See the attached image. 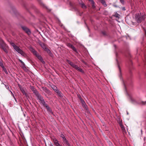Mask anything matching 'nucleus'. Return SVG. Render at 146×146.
<instances>
[{"label": "nucleus", "instance_id": "nucleus-31", "mask_svg": "<svg viewBox=\"0 0 146 146\" xmlns=\"http://www.w3.org/2000/svg\"><path fill=\"white\" fill-rule=\"evenodd\" d=\"M141 104L143 105H145V104H146V101H145V102H141Z\"/></svg>", "mask_w": 146, "mask_h": 146}, {"label": "nucleus", "instance_id": "nucleus-37", "mask_svg": "<svg viewBox=\"0 0 146 146\" xmlns=\"http://www.w3.org/2000/svg\"><path fill=\"white\" fill-rule=\"evenodd\" d=\"M78 67V66L77 65H76L75 64V65L73 67V68H74L76 70V69H77Z\"/></svg>", "mask_w": 146, "mask_h": 146}, {"label": "nucleus", "instance_id": "nucleus-23", "mask_svg": "<svg viewBox=\"0 0 146 146\" xmlns=\"http://www.w3.org/2000/svg\"><path fill=\"white\" fill-rule=\"evenodd\" d=\"M8 48H3V49L5 52L6 53H8V51L7 50Z\"/></svg>", "mask_w": 146, "mask_h": 146}, {"label": "nucleus", "instance_id": "nucleus-22", "mask_svg": "<svg viewBox=\"0 0 146 146\" xmlns=\"http://www.w3.org/2000/svg\"><path fill=\"white\" fill-rule=\"evenodd\" d=\"M77 70L81 72H83V71L82 70L81 68H80L79 67H78L77 68V69H76Z\"/></svg>", "mask_w": 146, "mask_h": 146}, {"label": "nucleus", "instance_id": "nucleus-34", "mask_svg": "<svg viewBox=\"0 0 146 146\" xmlns=\"http://www.w3.org/2000/svg\"><path fill=\"white\" fill-rule=\"evenodd\" d=\"M30 50L32 53L35 50L33 48H31Z\"/></svg>", "mask_w": 146, "mask_h": 146}, {"label": "nucleus", "instance_id": "nucleus-14", "mask_svg": "<svg viewBox=\"0 0 146 146\" xmlns=\"http://www.w3.org/2000/svg\"><path fill=\"white\" fill-rule=\"evenodd\" d=\"M62 141L64 143L67 144L68 145H69V143L67 140L66 138L65 137L62 139Z\"/></svg>", "mask_w": 146, "mask_h": 146}, {"label": "nucleus", "instance_id": "nucleus-24", "mask_svg": "<svg viewBox=\"0 0 146 146\" xmlns=\"http://www.w3.org/2000/svg\"><path fill=\"white\" fill-rule=\"evenodd\" d=\"M57 94H58V95L60 97H61L62 96V94H61V93L59 91V90H58V91H57V92H56Z\"/></svg>", "mask_w": 146, "mask_h": 146}, {"label": "nucleus", "instance_id": "nucleus-4", "mask_svg": "<svg viewBox=\"0 0 146 146\" xmlns=\"http://www.w3.org/2000/svg\"><path fill=\"white\" fill-rule=\"evenodd\" d=\"M39 44L43 48L44 50L46 51L51 56L52 54L50 50L46 46L45 44L42 42L39 43Z\"/></svg>", "mask_w": 146, "mask_h": 146}, {"label": "nucleus", "instance_id": "nucleus-6", "mask_svg": "<svg viewBox=\"0 0 146 146\" xmlns=\"http://www.w3.org/2000/svg\"><path fill=\"white\" fill-rule=\"evenodd\" d=\"M101 36H104L105 37H108L109 35V34L108 32L107 31H104L101 32Z\"/></svg>", "mask_w": 146, "mask_h": 146}, {"label": "nucleus", "instance_id": "nucleus-28", "mask_svg": "<svg viewBox=\"0 0 146 146\" xmlns=\"http://www.w3.org/2000/svg\"><path fill=\"white\" fill-rule=\"evenodd\" d=\"M114 16L117 18H119V15L117 13H115V14L114 15Z\"/></svg>", "mask_w": 146, "mask_h": 146}, {"label": "nucleus", "instance_id": "nucleus-47", "mask_svg": "<svg viewBox=\"0 0 146 146\" xmlns=\"http://www.w3.org/2000/svg\"><path fill=\"white\" fill-rule=\"evenodd\" d=\"M9 90V91L10 92H11V90H10L9 89V90Z\"/></svg>", "mask_w": 146, "mask_h": 146}, {"label": "nucleus", "instance_id": "nucleus-46", "mask_svg": "<svg viewBox=\"0 0 146 146\" xmlns=\"http://www.w3.org/2000/svg\"><path fill=\"white\" fill-rule=\"evenodd\" d=\"M9 90V91L10 92H11V90H10L9 89V90Z\"/></svg>", "mask_w": 146, "mask_h": 146}, {"label": "nucleus", "instance_id": "nucleus-43", "mask_svg": "<svg viewBox=\"0 0 146 146\" xmlns=\"http://www.w3.org/2000/svg\"><path fill=\"white\" fill-rule=\"evenodd\" d=\"M61 24H60V25L61 26V27H62V28H64V27L63 26V25L61 24V25H60Z\"/></svg>", "mask_w": 146, "mask_h": 146}, {"label": "nucleus", "instance_id": "nucleus-3", "mask_svg": "<svg viewBox=\"0 0 146 146\" xmlns=\"http://www.w3.org/2000/svg\"><path fill=\"white\" fill-rule=\"evenodd\" d=\"M135 18L138 23H141L145 19V15L142 14L141 13L136 14L135 15Z\"/></svg>", "mask_w": 146, "mask_h": 146}, {"label": "nucleus", "instance_id": "nucleus-51", "mask_svg": "<svg viewBox=\"0 0 146 146\" xmlns=\"http://www.w3.org/2000/svg\"><path fill=\"white\" fill-rule=\"evenodd\" d=\"M123 129H125V128H123Z\"/></svg>", "mask_w": 146, "mask_h": 146}, {"label": "nucleus", "instance_id": "nucleus-17", "mask_svg": "<svg viewBox=\"0 0 146 146\" xmlns=\"http://www.w3.org/2000/svg\"><path fill=\"white\" fill-rule=\"evenodd\" d=\"M80 4L82 8L83 9H86V6L85 5L84 3H80Z\"/></svg>", "mask_w": 146, "mask_h": 146}, {"label": "nucleus", "instance_id": "nucleus-21", "mask_svg": "<svg viewBox=\"0 0 146 146\" xmlns=\"http://www.w3.org/2000/svg\"><path fill=\"white\" fill-rule=\"evenodd\" d=\"M2 68H3V70L5 73H6V74H8V72L7 70L6 69L5 67L4 66L2 67Z\"/></svg>", "mask_w": 146, "mask_h": 146}, {"label": "nucleus", "instance_id": "nucleus-7", "mask_svg": "<svg viewBox=\"0 0 146 146\" xmlns=\"http://www.w3.org/2000/svg\"><path fill=\"white\" fill-rule=\"evenodd\" d=\"M22 28L23 30L28 35H30L31 34V32L29 29L25 26H23Z\"/></svg>", "mask_w": 146, "mask_h": 146}, {"label": "nucleus", "instance_id": "nucleus-52", "mask_svg": "<svg viewBox=\"0 0 146 146\" xmlns=\"http://www.w3.org/2000/svg\"><path fill=\"white\" fill-rule=\"evenodd\" d=\"M62 146V145H61V146Z\"/></svg>", "mask_w": 146, "mask_h": 146}, {"label": "nucleus", "instance_id": "nucleus-44", "mask_svg": "<svg viewBox=\"0 0 146 146\" xmlns=\"http://www.w3.org/2000/svg\"><path fill=\"white\" fill-rule=\"evenodd\" d=\"M114 7H118V6H117V5H114Z\"/></svg>", "mask_w": 146, "mask_h": 146}, {"label": "nucleus", "instance_id": "nucleus-48", "mask_svg": "<svg viewBox=\"0 0 146 146\" xmlns=\"http://www.w3.org/2000/svg\"><path fill=\"white\" fill-rule=\"evenodd\" d=\"M127 114L128 115V112H127Z\"/></svg>", "mask_w": 146, "mask_h": 146}, {"label": "nucleus", "instance_id": "nucleus-13", "mask_svg": "<svg viewBox=\"0 0 146 146\" xmlns=\"http://www.w3.org/2000/svg\"><path fill=\"white\" fill-rule=\"evenodd\" d=\"M44 106H45L46 107V108L47 109L48 111H49V112H51L52 110H51V109L50 108V107H49V106H48V105L47 104H46Z\"/></svg>", "mask_w": 146, "mask_h": 146}, {"label": "nucleus", "instance_id": "nucleus-10", "mask_svg": "<svg viewBox=\"0 0 146 146\" xmlns=\"http://www.w3.org/2000/svg\"><path fill=\"white\" fill-rule=\"evenodd\" d=\"M80 100L81 101V102L82 103V105L83 107L86 110H88V108L87 106L86 105L84 101L82 100V99H80Z\"/></svg>", "mask_w": 146, "mask_h": 146}, {"label": "nucleus", "instance_id": "nucleus-8", "mask_svg": "<svg viewBox=\"0 0 146 146\" xmlns=\"http://www.w3.org/2000/svg\"><path fill=\"white\" fill-rule=\"evenodd\" d=\"M67 46L69 48H72L74 51L76 53H78L76 48L72 44L70 43H68L67 44Z\"/></svg>", "mask_w": 146, "mask_h": 146}, {"label": "nucleus", "instance_id": "nucleus-19", "mask_svg": "<svg viewBox=\"0 0 146 146\" xmlns=\"http://www.w3.org/2000/svg\"><path fill=\"white\" fill-rule=\"evenodd\" d=\"M52 88L56 92H57V91H58V90L57 88L55 86H54L52 87Z\"/></svg>", "mask_w": 146, "mask_h": 146}, {"label": "nucleus", "instance_id": "nucleus-41", "mask_svg": "<svg viewBox=\"0 0 146 146\" xmlns=\"http://www.w3.org/2000/svg\"><path fill=\"white\" fill-rule=\"evenodd\" d=\"M49 146H54L53 145L52 143H50L49 145Z\"/></svg>", "mask_w": 146, "mask_h": 146}, {"label": "nucleus", "instance_id": "nucleus-50", "mask_svg": "<svg viewBox=\"0 0 146 146\" xmlns=\"http://www.w3.org/2000/svg\"><path fill=\"white\" fill-rule=\"evenodd\" d=\"M49 11H51V10L49 9Z\"/></svg>", "mask_w": 146, "mask_h": 146}, {"label": "nucleus", "instance_id": "nucleus-36", "mask_svg": "<svg viewBox=\"0 0 146 146\" xmlns=\"http://www.w3.org/2000/svg\"><path fill=\"white\" fill-rule=\"evenodd\" d=\"M119 125H120V126L121 127V128H123V125L121 122H120L119 123Z\"/></svg>", "mask_w": 146, "mask_h": 146}, {"label": "nucleus", "instance_id": "nucleus-29", "mask_svg": "<svg viewBox=\"0 0 146 146\" xmlns=\"http://www.w3.org/2000/svg\"><path fill=\"white\" fill-rule=\"evenodd\" d=\"M22 93L24 95H25V96L27 97L28 96L27 94L25 92V91H24Z\"/></svg>", "mask_w": 146, "mask_h": 146}, {"label": "nucleus", "instance_id": "nucleus-38", "mask_svg": "<svg viewBox=\"0 0 146 146\" xmlns=\"http://www.w3.org/2000/svg\"><path fill=\"white\" fill-rule=\"evenodd\" d=\"M55 145L56 146H61V145H60V143H56V144Z\"/></svg>", "mask_w": 146, "mask_h": 146}, {"label": "nucleus", "instance_id": "nucleus-18", "mask_svg": "<svg viewBox=\"0 0 146 146\" xmlns=\"http://www.w3.org/2000/svg\"><path fill=\"white\" fill-rule=\"evenodd\" d=\"M36 56L42 62V61H43L41 56L40 55L38 54Z\"/></svg>", "mask_w": 146, "mask_h": 146}, {"label": "nucleus", "instance_id": "nucleus-49", "mask_svg": "<svg viewBox=\"0 0 146 146\" xmlns=\"http://www.w3.org/2000/svg\"><path fill=\"white\" fill-rule=\"evenodd\" d=\"M88 30H89V28H88Z\"/></svg>", "mask_w": 146, "mask_h": 146}, {"label": "nucleus", "instance_id": "nucleus-26", "mask_svg": "<svg viewBox=\"0 0 146 146\" xmlns=\"http://www.w3.org/2000/svg\"><path fill=\"white\" fill-rule=\"evenodd\" d=\"M0 66L2 68L4 66L1 60H0Z\"/></svg>", "mask_w": 146, "mask_h": 146}, {"label": "nucleus", "instance_id": "nucleus-39", "mask_svg": "<svg viewBox=\"0 0 146 146\" xmlns=\"http://www.w3.org/2000/svg\"><path fill=\"white\" fill-rule=\"evenodd\" d=\"M11 94L12 96L13 97H14L15 96H14V94H13V93L12 92V91H11Z\"/></svg>", "mask_w": 146, "mask_h": 146}, {"label": "nucleus", "instance_id": "nucleus-16", "mask_svg": "<svg viewBox=\"0 0 146 146\" xmlns=\"http://www.w3.org/2000/svg\"><path fill=\"white\" fill-rule=\"evenodd\" d=\"M89 1L91 2V3L92 4V7L93 8H94L95 7L94 5V3L93 0H89Z\"/></svg>", "mask_w": 146, "mask_h": 146}, {"label": "nucleus", "instance_id": "nucleus-5", "mask_svg": "<svg viewBox=\"0 0 146 146\" xmlns=\"http://www.w3.org/2000/svg\"><path fill=\"white\" fill-rule=\"evenodd\" d=\"M0 44L2 49L4 48H8V46L3 40L0 41Z\"/></svg>", "mask_w": 146, "mask_h": 146}, {"label": "nucleus", "instance_id": "nucleus-35", "mask_svg": "<svg viewBox=\"0 0 146 146\" xmlns=\"http://www.w3.org/2000/svg\"><path fill=\"white\" fill-rule=\"evenodd\" d=\"M5 85V87L7 88V89L8 90H9V86H8L6 85H5Z\"/></svg>", "mask_w": 146, "mask_h": 146}, {"label": "nucleus", "instance_id": "nucleus-32", "mask_svg": "<svg viewBox=\"0 0 146 146\" xmlns=\"http://www.w3.org/2000/svg\"><path fill=\"white\" fill-rule=\"evenodd\" d=\"M120 2L122 3V4L124 5V0H120Z\"/></svg>", "mask_w": 146, "mask_h": 146}, {"label": "nucleus", "instance_id": "nucleus-15", "mask_svg": "<svg viewBox=\"0 0 146 146\" xmlns=\"http://www.w3.org/2000/svg\"><path fill=\"white\" fill-rule=\"evenodd\" d=\"M101 3H102L104 7H106L107 6V5L106 4V2L104 0H101Z\"/></svg>", "mask_w": 146, "mask_h": 146}, {"label": "nucleus", "instance_id": "nucleus-40", "mask_svg": "<svg viewBox=\"0 0 146 146\" xmlns=\"http://www.w3.org/2000/svg\"><path fill=\"white\" fill-rule=\"evenodd\" d=\"M13 98H14V99L15 100V101L17 102V100L16 98H15V96H14V97H13Z\"/></svg>", "mask_w": 146, "mask_h": 146}, {"label": "nucleus", "instance_id": "nucleus-11", "mask_svg": "<svg viewBox=\"0 0 146 146\" xmlns=\"http://www.w3.org/2000/svg\"><path fill=\"white\" fill-rule=\"evenodd\" d=\"M42 89L46 93L48 94H50V91L46 87H43Z\"/></svg>", "mask_w": 146, "mask_h": 146}, {"label": "nucleus", "instance_id": "nucleus-9", "mask_svg": "<svg viewBox=\"0 0 146 146\" xmlns=\"http://www.w3.org/2000/svg\"><path fill=\"white\" fill-rule=\"evenodd\" d=\"M19 61H20L21 64V67L23 68L24 70H25L27 69L26 67L25 66V63L20 59H19Z\"/></svg>", "mask_w": 146, "mask_h": 146}, {"label": "nucleus", "instance_id": "nucleus-25", "mask_svg": "<svg viewBox=\"0 0 146 146\" xmlns=\"http://www.w3.org/2000/svg\"><path fill=\"white\" fill-rule=\"evenodd\" d=\"M20 90L22 92H23L24 91V89L23 88H22L20 85L19 86Z\"/></svg>", "mask_w": 146, "mask_h": 146}, {"label": "nucleus", "instance_id": "nucleus-27", "mask_svg": "<svg viewBox=\"0 0 146 146\" xmlns=\"http://www.w3.org/2000/svg\"><path fill=\"white\" fill-rule=\"evenodd\" d=\"M117 64L118 67V68H119L120 73H121V68H120V67L119 65V64H118V62L117 61Z\"/></svg>", "mask_w": 146, "mask_h": 146}, {"label": "nucleus", "instance_id": "nucleus-1", "mask_svg": "<svg viewBox=\"0 0 146 146\" xmlns=\"http://www.w3.org/2000/svg\"><path fill=\"white\" fill-rule=\"evenodd\" d=\"M31 90L33 93L37 97V99L39 100V102L43 106L46 103L43 98V97L40 95L36 90L33 87H32Z\"/></svg>", "mask_w": 146, "mask_h": 146}, {"label": "nucleus", "instance_id": "nucleus-42", "mask_svg": "<svg viewBox=\"0 0 146 146\" xmlns=\"http://www.w3.org/2000/svg\"><path fill=\"white\" fill-rule=\"evenodd\" d=\"M122 9L123 10H124V11L125 10V7H123L122 8Z\"/></svg>", "mask_w": 146, "mask_h": 146}, {"label": "nucleus", "instance_id": "nucleus-20", "mask_svg": "<svg viewBox=\"0 0 146 146\" xmlns=\"http://www.w3.org/2000/svg\"><path fill=\"white\" fill-rule=\"evenodd\" d=\"M53 140L54 143L55 145H56V143H58V141L57 139L56 138L54 139Z\"/></svg>", "mask_w": 146, "mask_h": 146}, {"label": "nucleus", "instance_id": "nucleus-30", "mask_svg": "<svg viewBox=\"0 0 146 146\" xmlns=\"http://www.w3.org/2000/svg\"><path fill=\"white\" fill-rule=\"evenodd\" d=\"M33 53L34 55H35L36 56L38 54L37 53L36 51V50L34 52H33Z\"/></svg>", "mask_w": 146, "mask_h": 146}, {"label": "nucleus", "instance_id": "nucleus-2", "mask_svg": "<svg viewBox=\"0 0 146 146\" xmlns=\"http://www.w3.org/2000/svg\"><path fill=\"white\" fill-rule=\"evenodd\" d=\"M11 44L13 47L14 49L18 53L21 54L23 56L25 57L26 55L22 50H21L19 47L17 46L14 43L11 42Z\"/></svg>", "mask_w": 146, "mask_h": 146}, {"label": "nucleus", "instance_id": "nucleus-33", "mask_svg": "<svg viewBox=\"0 0 146 146\" xmlns=\"http://www.w3.org/2000/svg\"><path fill=\"white\" fill-rule=\"evenodd\" d=\"M60 136L61 137L62 139H63V138H64V137H65V136H64V135L62 133L60 135Z\"/></svg>", "mask_w": 146, "mask_h": 146}, {"label": "nucleus", "instance_id": "nucleus-12", "mask_svg": "<svg viewBox=\"0 0 146 146\" xmlns=\"http://www.w3.org/2000/svg\"><path fill=\"white\" fill-rule=\"evenodd\" d=\"M67 61L68 63L73 68L75 65V64H74L73 62H71L69 60H67Z\"/></svg>", "mask_w": 146, "mask_h": 146}, {"label": "nucleus", "instance_id": "nucleus-45", "mask_svg": "<svg viewBox=\"0 0 146 146\" xmlns=\"http://www.w3.org/2000/svg\"><path fill=\"white\" fill-rule=\"evenodd\" d=\"M124 86L125 87V83H124Z\"/></svg>", "mask_w": 146, "mask_h": 146}]
</instances>
